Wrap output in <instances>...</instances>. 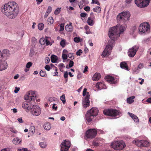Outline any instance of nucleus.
<instances>
[{
    "label": "nucleus",
    "mask_w": 151,
    "mask_h": 151,
    "mask_svg": "<svg viewBox=\"0 0 151 151\" xmlns=\"http://www.w3.org/2000/svg\"><path fill=\"white\" fill-rule=\"evenodd\" d=\"M2 12L9 18L13 19L17 16L18 13V6L14 1L9 2L4 5Z\"/></svg>",
    "instance_id": "nucleus-1"
},
{
    "label": "nucleus",
    "mask_w": 151,
    "mask_h": 151,
    "mask_svg": "<svg viewBox=\"0 0 151 151\" xmlns=\"http://www.w3.org/2000/svg\"><path fill=\"white\" fill-rule=\"evenodd\" d=\"M126 25L122 26L118 24L116 26L111 27L109 29V37L114 41L120 36V34L123 32L126 28Z\"/></svg>",
    "instance_id": "nucleus-2"
},
{
    "label": "nucleus",
    "mask_w": 151,
    "mask_h": 151,
    "mask_svg": "<svg viewBox=\"0 0 151 151\" xmlns=\"http://www.w3.org/2000/svg\"><path fill=\"white\" fill-rule=\"evenodd\" d=\"M103 113L105 115L110 116H116L118 118L122 115V113L119 111L112 109H106L103 111Z\"/></svg>",
    "instance_id": "nucleus-3"
},
{
    "label": "nucleus",
    "mask_w": 151,
    "mask_h": 151,
    "mask_svg": "<svg viewBox=\"0 0 151 151\" xmlns=\"http://www.w3.org/2000/svg\"><path fill=\"white\" fill-rule=\"evenodd\" d=\"M139 33L140 34H147L149 32L150 26L147 22L141 24L139 27Z\"/></svg>",
    "instance_id": "nucleus-4"
},
{
    "label": "nucleus",
    "mask_w": 151,
    "mask_h": 151,
    "mask_svg": "<svg viewBox=\"0 0 151 151\" xmlns=\"http://www.w3.org/2000/svg\"><path fill=\"white\" fill-rule=\"evenodd\" d=\"M126 145L123 141H116L113 142L111 145L112 148L116 150H121L123 149Z\"/></svg>",
    "instance_id": "nucleus-5"
},
{
    "label": "nucleus",
    "mask_w": 151,
    "mask_h": 151,
    "mask_svg": "<svg viewBox=\"0 0 151 151\" xmlns=\"http://www.w3.org/2000/svg\"><path fill=\"white\" fill-rule=\"evenodd\" d=\"M130 14L129 12H122L120 13L117 17V21L123 22L129 20Z\"/></svg>",
    "instance_id": "nucleus-6"
},
{
    "label": "nucleus",
    "mask_w": 151,
    "mask_h": 151,
    "mask_svg": "<svg viewBox=\"0 0 151 151\" xmlns=\"http://www.w3.org/2000/svg\"><path fill=\"white\" fill-rule=\"evenodd\" d=\"M150 0H135L136 5L140 8L147 6L149 4Z\"/></svg>",
    "instance_id": "nucleus-7"
},
{
    "label": "nucleus",
    "mask_w": 151,
    "mask_h": 151,
    "mask_svg": "<svg viewBox=\"0 0 151 151\" xmlns=\"http://www.w3.org/2000/svg\"><path fill=\"white\" fill-rule=\"evenodd\" d=\"M70 145V142L69 141L66 140L63 141L60 145V151H68Z\"/></svg>",
    "instance_id": "nucleus-8"
},
{
    "label": "nucleus",
    "mask_w": 151,
    "mask_h": 151,
    "mask_svg": "<svg viewBox=\"0 0 151 151\" xmlns=\"http://www.w3.org/2000/svg\"><path fill=\"white\" fill-rule=\"evenodd\" d=\"M133 143L137 146L139 147H142L143 146L146 147L149 146L150 145L149 142L144 140H140L138 139L134 140Z\"/></svg>",
    "instance_id": "nucleus-9"
},
{
    "label": "nucleus",
    "mask_w": 151,
    "mask_h": 151,
    "mask_svg": "<svg viewBox=\"0 0 151 151\" xmlns=\"http://www.w3.org/2000/svg\"><path fill=\"white\" fill-rule=\"evenodd\" d=\"M97 133V129H88L86 133V136L88 138H93L96 136Z\"/></svg>",
    "instance_id": "nucleus-10"
},
{
    "label": "nucleus",
    "mask_w": 151,
    "mask_h": 151,
    "mask_svg": "<svg viewBox=\"0 0 151 151\" xmlns=\"http://www.w3.org/2000/svg\"><path fill=\"white\" fill-rule=\"evenodd\" d=\"M30 110L31 114L35 116L39 115L41 112L40 109L37 105H33Z\"/></svg>",
    "instance_id": "nucleus-11"
},
{
    "label": "nucleus",
    "mask_w": 151,
    "mask_h": 151,
    "mask_svg": "<svg viewBox=\"0 0 151 151\" xmlns=\"http://www.w3.org/2000/svg\"><path fill=\"white\" fill-rule=\"evenodd\" d=\"M84 97L83 98L82 104L83 107L86 108L88 106L90 105L89 100L90 95H83Z\"/></svg>",
    "instance_id": "nucleus-12"
},
{
    "label": "nucleus",
    "mask_w": 151,
    "mask_h": 151,
    "mask_svg": "<svg viewBox=\"0 0 151 151\" xmlns=\"http://www.w3.org/2000/svg\"><path fill=\"white\" fill-rule=\"evenodd\" d=\"M112 48V47L111 45H107L103 51L101 55L104 57L108 56L110 54Z\"/></svg>",
    "instance_id": "nucleus-13"
},
{
    "label": "nucleus",
    "mask_w": 151,
    "mask_h": 151,
    "mask_svg": "<svg viewBox=\"0 0 151 151\" xmlns=\"http://www.w3.org/2000/svg\"><path fill=\"white\" fill-rule=\"evenodd\" d=\"M139 47L137 46H134L129 49L128 52V55L130 57H133L135 55L138 50Z\"/></svg>",
    "instance_id": "nucleus-14"
},
{
    "label": "nucleus",
    "mask_w": 151,
    "mask_h": 151,
    "mask_svg": "<svg viewBox=\"0 0 151 151\" xmlns=\"http://www.w3.org/2000/svg\"><path fill=\"white\" fill-rule=\"evenodd\" d=\"M36 95H25L24 99L27 100L28 101H34L35 99L37 101H40V99H36Z\"/></svg>",
    "instance_id": "nucleus-15"
},
{
    "label": "nucleus",
    "mask_w": 151,
    "mask_h": 151,
    "mask_svg": "<svg viewBox=\"0 0 151 151\" xmlns=\"http://www.w3.org/2000/svg\"><path fill=\"white\" fill-rule=\"evenodd\" d=\"M7 67V63L5 61V60H0V71H2L6 69Z\"/></svg>",
    "instance_id": "nucleus-16"
},
{
    "label": "nucleus",
    "mask_w": 151,
    "mask_h": 151,
    "mask_svg": "<svg viewBox=\"0 0 151 151\" xmlns=\"http://www.w3.org/2000/svg\"><path fill=\"white\" fill-rule=\"evenodd\" d=\"M87 112H88L89 114L91 115L94 116H96L98 113L99 110L96 107H93L90 110H88Z\"/></svg>",
    "instance_id": "nucleus-17"
},
{
    "label": "nucleus",
    "mask_w": 151,
    "mask_h": 151,
    "mask_svg": "<svg viewBox=\"0 0 151 151\" xmlns=\"http://www.w3.org/2000/svg\"><path fill=\"white\" fill-rule=\"evenodd\" d=\"M22 106L23 108L25 109L27 112L29 111L30 110H31L32 107L29 102H24L22 103Z\"/></svg>",
    "instance_id": "nucleus-18"
},
{
    "label": "nucleus",
    "mask_w": 151,
    "mask_h": 151,
    "mask_svg": "<svg viewBox=\"0 0 151 151\" xmlns=\"http://www.w3.org/2000/svg\"><path fill=\"white\" fill-rule=\"evenodd\" d=\"M106 81L109 83L115 84L116 83V81L114 80L113 77L109 76H106L105 78Z\"/></svg>",
    "instance_id": "nucleus-19"
},
{
    "label": "nucleus",
    "mask_w": 151,
    "mask_h": 151,
    "mask_svg": "<svg viewBox=\"0 0 151 151\" xmlns=\"http://www.w3.org/2000/svg\"><path fill=\"white\" fill-rule=\"evenodd\" d=\"M39 42L40 44L42 45H44L45 43L46 44V45H51V44H50V42L47 39H46L44 38H40L39 40Z\"/></svg>",
    "instance_id": "nucleus-20"
},
{
    "label": "nucleus",
    "mask_w": 151,
    "mask_h": 151,
    "mask_svg": "<svg viewBox=\"0 0 151 151\" xmlns=\"http://www.w3.org/2000/svg\"><path fill=\"white\" fill-rule=\"evenodd\" d=\"M93 117V116L89 114L88 112H87L85 115V119L87 122H89L92 121Z\"/></svg>",
    "instance_id": "nucleus-21"
},
{
    "label": "nucleus",
    "mask_w": 151,
    "mask_h": 151,
    "mask_svg": "<svg viewBox=\"0 0 151 151\" xmlns=\"http://www.w3.org/2000/svg\"><path fill=\"white\" fill-rule=\"evenodd\" d=\"M96 86V88L99 89H106V86L103 83L101 82H99L97 83Z\"/></svg>",
    "instance_id": "nucleus-22"
},
{
    "label": "nucleus",
    "mask_w": 151,
    "mask_h": 151,
    "mask_svg": "<svg viewBox=\"0 0 151 151\" xmlns=\"http://www.w3.org/2000/svg\"><path fill=\"white\" fill-rule=\"evenodd\" d=\"M2 53L3 54V60H5L6 59L7 57L9 56L10 55L9 52L7 50H4Z\"/></svg>",
    "instance_id": "nucleus-23"
},
{
    "label": "nucleus",
    "mask_w": 151,
    "mask_h": 151,
    "mask_svg": "<svg viewBox=\"0 0 151 151\" xmlns=\"http://www.w3.org/2000/svg\"><path fill=\"white\" fill-rule=\"evenodd\" d=\"M128 114L132 118L135 122H139L138 118L136 115L129 112L128 113Z\"/></svg>",
    "instance_id": "nucleus-24"
},
{
    "label": "nucleus",
    "mask_w": 151,
    "mask_h": 151,
    "mask_svg": "<svg viewBox=\"0 0 151 151\" xmlns=\"http://www.w3.org/2000/svg\"><path fill=\"white\" fill-rule=\"evenodd\" d=\"M72 23L71 22H70L69 24L66 25L65 27V30L69 32H71L73 29V27L72 26Z\"/></svg>",
    "instance_id": "nucleus-25"
},
{
    "label": "nucleus",
    "mask_w": 151,
    "mask_h": 151,
    "mask_svg": "<svg viewBox=\"0 0 151 151\" xmlns=\"http://www.w3.org/2000/svg\"><path fill=\"white\" fill-rule=\"evenodd\" d=\"M22 139L16 137L12 141L13 143L16 145H18L21 143Z\"/></svg>",
    "instance_id": "nucleus-26"
},
{
    "label": "nucleus",
    "mask_w": 151,
    "mask_h": 151,
    "mask_svg": "<svg viewBox=\"0 0 151 151\" xmlns=\"http://www.w3.org/2000/svg\"><path fill=\"white\" fill-rule=\"evenodd\" d=\"M101 77V75L100 73H96L93 76L92 80L93 81H98L99 79Z\"/></svg>",
    "instance_id": "nucleus-27"
},
{
    "label": "nucleus",
    "mask_w": 151,
    "mask_h": 151,
    "mask_svg": "<svg viewBox=\"0 0 151 151\" xmlns=\"http://www.w3.org/2000/svg\"><path fill=\"white\" fill-rule=\"evenodd\" d=\"M120 65L121 68L126 69L127 70H129L127 64L125 62H121Z\"/></svg>",
    "instance_id": "nucleus-28"
},
{
    "label": "nucleus",
    "mask_w": 151,
    "mask_h": 151,
    "mask_svg": "<svg viewBox=\"0 0 151 151\" xmlns=\"http://www.w3.org/2000/svg\"><path fill=\"white\" fill-rule=\"evenodd\" d=\"M44 129L47 130H49L51 128V126L50 123L49 122H46L44 125Z\"/></svg>",
    "instance_id": "nucleus-29"
},
{
    "label": "nucleus",
    "mask_w": 151,
    "mask_h": 151,
    "mask_svg": "<svg viewBox=\"0 0 151 151\" xmlns=\"http://www.w3.org/2000/svg\"><path fill=\"white\" fill-rule=\"evenodd\" d=\"M57 60V56L55 55H52L51 57V61L53 63H55Z\"/></svg>",
    "instance_id": "nucleus-30"
},
{
    "label": "nucleus",
    "mask_w": 151,
    "mask_h": 151,
    "mask_svg": "<svg viewBox=\"0 0 151 151\" xmlns=\"http://www.w3.org/2000/svg\"><path fill=\"white\" fill-rule=\"evenodd\" d=\"M135 98L134 96L130 97L127 99V101L129 104H131L134 102L133 99Z\"/></svg>",
    "instance_id": "nucleus-31"
},
{
    "label": "nucleus",
    "mask_w": 151,
    "mask_h": 151,
    "mask_svg": "<svg viewBox=\"0 0 151 151\" xmlns=\"http://www.w3.org/2000/svg\"><path fill=\"white\" fill-rule=\"evenodd\" d=\"M35 128L33 126H31L29 129V132L32 134H33L35 132Z\"/></svg>",
    "instance_id": "nucleus-32"
},
{
    "label": "nucleus",
    "mask_w": 151,
    "mask_h": 151,
    "mask_svg": "<svg viewBox=\"0 0 151 151\" xmlns=\"http://www.w3.org/2000/svg\"><path fill=\"white\" fill-rule=\"evenodd\" d=\"M58 99L55 97H50L48 99V101L50 103L52 102L53 101H58Z\"/></svg>",
    "instance_id": "nucleus-33"
},
{
    "label": "nucleus",
    "mask_w": 151,
    "mask_h": 151,
    "mask_svg": "<svg viewBox=\"0 0 151 151\" xmlns=\"http://www.w3.org/2000/svg\"><path fill=\"white\" fill-rule=\"evenodd\" d=\"M101 8L99 6H96L95 8L93 9V11L94 12H96L98 13L101 12Z\"/></svg>",
    "instance_id": "nucleus-34"
},
{
    "label": "nucleus",
    "mask_w": 151,
    "mask_h": 151,
    "mask_svg": "<svg viewBox=\"0 0 151 151\" xmlns=\"http://www.w3.org/2000/svg\"><path fill=\"white\" fill-rule=\"evenodd\" d=\"M87 22L88 24L90 26H93L94 24L93 20L90 17L88 18Z\"/></svg>",
    "instance_id": "nucleus-35"
},
{
    "label": "nucleus",
    "mask_w": 151,
    "mask_h": 151,
    "mask_svg": "<svg viewBox=\"0 0 151 151\" xmlns=\"http://www.w3.org/2000/svg\"><path fill=\"white\" fill-rule=\"evenodd\" d=\"M48 23V24L51 25L53 24V19L52 17H50L48 18L47 20Z\"/></svg>",
    "instance_id": "nucleus-36"
},
{
    "label": "nucleus",
    "mask_w": 151,
    "mask_h": 151,
    "mask_svg": "<svg viewBox=\"0 0 151 151\" xmlns=\"http://www.w3.org/2000/svg\"><path fill=\"white\" fill-rule=\"evenodd\" d=\"M60 99L62 101L63 103V104H65V103L66 101L65 95H62V96L60 97Z\"/></svg>",
    "instance_id": "nucleus-37"
},
{
    "label": "nucleus",
    "mask_w": 151,
    "mask_h": 151,
    "mask_svg": "<svg viewBox=\"0 0 151 151\" xmlns=\"http://www.w3.org/2000/svg\"><path fill=\"white\" fill-rule=\"evenodd\" d=\"M60 44L62 47H64L65 45V40L63 39L60 42Z\"/></svg>",
    "instance_id": "nucleus-38"
},
{
    "label": "nucleus",
    "mask_w": 151,
    "mask_h": 151,
    "mask_svg": "<svg viewBox=\"0 0 151 151\" xmlns=\"http://www.w3.org/2000/svg\"><path fill=\"white\" fill-rule=\"evenodd\" d=\"M44 24L42 23H40L38 24V28L40 30H42L44 28Z\"/></svg>",
    "instance_id": "nucleus-39"
},
{
    "label": "nucleus",
    "mask_w": 151,
    "mask_h": 151,
    "mask_svg": "<svg viewBox=\"0 0 151 151\" xmlns=\"http://www.w3.org/2000/svg\"><path fill=\"white\" fill-rule=\"evenodd\" d=\"M40 147L42 148H45L47 146V144L45 142L40 143Z\"/></svg>",
    "instance_id": "nucleus-40"
},
{
    "label": "nucleus",
    "mask_w": 151,
    "mask_h": 151,
    "mask_svg": "<svg viewBox=\"0 0 151 151\" xmlns=\"http://www.w3.org/2000/svg\"><path fill=\"white\" fill-rule=\"evenodd\" d=\"M37 93L36 91L33 90H30L27 92V94H35Z\"/></svg>",
    "instance_id": "nucleus-41"
},
{
    "label": "nucleus",
    "mask_w": 151,
    "mask_h": 151,
    "mask_svg": "<svg viewBox=\"0 0 151 151\" xmlns=\"http://www.w3.org/2000/svg\"><path fill=\"white\" fill-rule=\"evenodd\" d=\"M68 73L67 71H65L64 73V77L65 79L66 82L68 81Z\"/></svg>",
    "instance_id": "nucleus-42"
},
{
    "label": "nucleus",
    "mask_w": 151,
    "mask_h": 151,
    "mask_svg": "<svg viewBox=\"0 0 151 151\" xmlns=\"http://www.w3.org/2000/svg\"><path fill=\"white\" fill-rule=\"evenodd\" d=\"M85 0H82V1H80L79 4V7L80 9H82L83 6V3H84Z\"/></svg>",
    "instance_id": "nucleus-43"
},
{
    "label": "nucleus",
    "mask_w": 151,
    "mask_h": 151,
    "mask_svg": "<svg viewBox=\"0 0 151 151\" xmlns=\"http://www.w3.org/2000/svg\"><path fill=\"white\" fill-rule=\"evenodd\" d=\"M61 8H57L55 11L54 14L55 15H58V14L60 11Z\"/></svg>",
    "instance_id": "nucleus-44"
},
{
    "label": "nucleus",
    "mask_w": 151,
    "mask_h": 151,
    "mask_svg": "<svg viewBox=\"0 0 151 151\" xmlns=\"http://www.w3.org/2000/svg\"><path fill=\"white\" fill-rule=\"evenodd\" d=\"M40 74L41 76L45 77L46 74V72L42 70H41L40 73Z\"/></svg>",
    "instance_id": "nucleus-45"
},
{
    "label": "nucleus",
    "mask_w": 151,
    "mask_h": 151,
    "mask_svg": "<svg viewBox=\"0 0 151 151\" xmlns=\"http://www.w3.org/2000/svg\"><path fill=\"white\" fill-rule=\"evenodd\" d=\"M92 2L91 3V4H97L98 5H100V4L98 0H91Z\"/></svg>",
    "instance_id": "nucleus-46"
},
{
    "label": "nucleus",
    "mask_w": 151,
    "mask_h": 151,
    "mask_svg": "<svg viewBox=\"0 0 151 151\" xmlns=\"http://www.w3.org/2000/svg\"><path fill=\"white\" fill-rule=\"evenodd\" d=\"M10 130L12 133L14 134H17L18 132L16 130L13 128H11Z\"/></svg>",
    "instance_id": "nucleus-47"
},
{
    "label": "nucleus",
    "mask_w": 151,
    "mask_h": 151,
    "mask_svg": "<svg viewBox=\"0 0 151 151\" xmlns=\"http://www.w3.org/2000/svg\"><path fill=\"white\" fill-rule=\"evenodd\" d=\"M60 31H63L64 29V24L61 23L60 25Z\"/></svg>",
    "instance_id": "nucleus-48"
},
{
    "label": "nucleus",
    "mask_w": 151,
    "mask_h": 151,
    "mask_svg": "<svg viewBox=\"0 0 151 151\" xmlns=\"http://www.w3.org/2000/svg\"><path fill=\"white\" fill-rule=\"evenodd\" d=\"M32 65V63L31 62H29L27 63L26 67L27 68H29Z\"/></svg>",
    "instance_id": "nucleus-49"
},
{
    "label": "nucleus",
    "mask_w": 151,
    "mask_h": 151,
    "mask_svg": "<svg viewBox=\"0 0 151 151\" xmlns=\"http://www.w3.org/2000/svg\"><path fill=\"white\" fill-rule=\"evenodd\" d=\"M52 11V8L50 6H49L46 12L49 13H50Z\"/></svg>",
    "instance_id": "nucleus-50"
},
{
    "label": "nucleus",
    "mask_w": 151,
    "mask_h": 151,
    "mask_svg": "<svg viewBox=\"0 0 151 151\" xmlns=\"http://www.w3.org/2000/svg\"><path fill=\"white\" fill-rule=\"evenodd\" d=\"M82 53V51L81 50H79L76 53V54L77 55H80Z\"/></svg>",
    "instance_id": "nucleus-51"
},
{
    "label": "nucleus",
    "mask_w": 151,
    "mask_h": 151,
    "mask_svg": "<svg viewBox=\"0 0 151 151\" xmlns=\"http://www.w3.org/2000/svg\"><path fill=\"white\" fill-rule=\"evenodd\" d=\"M58 66L59 67V68L60 70L63 68L65 67L63 63H60L58 65Z\"/></svg>",
    "instance_id": "nucleus-52"
},
{
    "label": "nucleus",
    "mask_w": 151,
    "mask_h": 151,
    "mask_svg": "<svg viewBox=\"0 0 151 151\" xmlns=\"http://www.w3.org/2000/svg\"><path fill=\"white\" fill-rule=\"evenodd\" d=\"M74 63L72 60H70L69 65V68H71L73 65Z\"/></svg>",
    "instance_id": "nucleus-53"
},
{
    "label": "nucleus",
    "mask_w": 151,
    "mask_h": 151,
    "mask_svg": "<svg viewBox=\"0 0 151 151\" xmlns=\"http://www.w3.org/2000/svg\"><path fill=\"white\" fill-rule=\"evenodd\" d=\"M45 68L47 71H49L51 68L50 66L48 65H46L45 67Z\"/></svg>",
    "instance_id": "nucleus-54"
},
{
    "label": "nucleus",
    "mask_w": 151,
    "mask_h": 151,
    "mask_svg": "<svg viewBox=\"0 0 151 151\" xmlns=\"http://www.w3.org/2000/svg\"><path fill=\"white\" fill-rule=\"evenodd\" d=\"M74 40L75 42H78L80 41V39L79 38L76 37L74 38Z\"/></svg>",
    "instance_id": "nucleus-55"
},
{
    "label": "nucleus",
    "mask_w": 151,
    "mask_h": 151,
    "mask_svg": "<svg viewBox=\"0 0 151 151\" xmlns=\"http://www.w3.org/2000/svg\"><path fill=\"white\" fill-rule=\"evenodd\" d=\"M62 58L63 60H66L67 58V56L66 54L63 53L62 55Z\"/></svg>",
    "instance_id": "nucleus-56"
},
{
    "label": "nucleus",
    "mask_w": 151,
    "mask_h": 151,
    "mask_svg": "<svg viewBox=\"0 0 151 151\" xmlns=\"http://www.w3.org/2000/svg\"><path fill=\"white\" fill-rule=\"evenodd\" d=\"M50 61V59L48 57H46L45 60V62L46 63H48Z\"/></svg>",
    "instance_id": "nucleus-57"
},
{
    "label": "nucleus",
    "mask_w": 151,
    "mask_h": 151,
    "mask_svg": "<svg viewBox=\"0 0 151 151\" xmlns=\"http://www.w3.org/2000/svg\"><path fill=\"white\" fill-rule=\"evenodd\" d=\"M56 106V104H53V105L52 106V109L53 110H56L57 109V106Z\"/></svg>",
    "instance_id": "nucleus-58"
},
{
    "label": "nucleus",
    "mask_w": 151,
    "mask_h": 151,
    "mask_svg": "<svg viewBox=\"0 0 151 151\" xmlns=\"http://www.w3.org/2000/svg\"><path fill=\"white\" fill-rule=\"evenodd\" d=\"M84 9L87 12H89L90 10V7L89 6H87L85 7L84 8Z\"/></svg>",
    "instance_id": "nucleus-59"
},
{
    "label": "nucleus",
    "mask_w": 151,
    "mask_h": 151,
    "mask_svg": "<svg viewBox=\"0 0 151 151\" xmlns=\"http://www.w3.org/2000/svg\"><path fill=\"white\" fill-rule=\"evenodd\" d=\"M87 89L86 88H84L83 91V94H86V93H87V94H89L88 92H87Z\"/></svg>",
    "instance_id": "nucleus-60"
},
{
    "label": "nucleus",
    "mask_w": 151,
    "mask_h": 151,
    "mask_svg": "<svg viewBox=\"0 0 151 151\" xmlns=\"http://www.w3.org/2000/svg\"><path fill=\"white\" fill-rule=\"evenodd\" d=\"M15 89L14 90V91L15 93H17L19 90V88L16 87H15Z\"/></svg>",
    "instance_id": "nucleus-61"
},
{
    "label": "nucleus",
    "mask_w": 151,
    "mask_h": 151,
    "mask_svg": "<svg viewBox=\"0 0 151 151\" xmlns=\"http://www.w3.org/2000/svg\"><path fill=\"white\" fill-rule=\"evenodd\" d=\"M17 120L20 123H23L24 122L22 117H20L17 119Z\"/></svg>",
    "instance_id": "nucleus-62"
},
{
    "label": "nucleus",
    "mask_w": 151,
    "mask_h": 151,
    "mask_svg": "<svg viewBox=\"0 0 151 151\" xmlns=\"http://www.w3.org/2000/svg\"><path fill=\"white\" fill-rule=\"evenodd\" d=\"M144 65L142 63H140L138 66V68L139 69H141L143 68Z\"/></svg>",
    "instance_id": "nucleus-63"
},
{
    "label": "nucleus",
    "mask_w": 151,
    "mask_h": 151,
    "mask_svg": "<svg viewBox=\"0 0 151 151\" xmlns=\"http://www.w3.org/2000/svg\"><path fill=\"white\" fill-rule=\"evenodd\" d=\"M87 15V14L85 13H82L80 14V16L82 17H84Z\"/></svg>",
    "instance_id": "nucleus-64"
}]
</instances>
